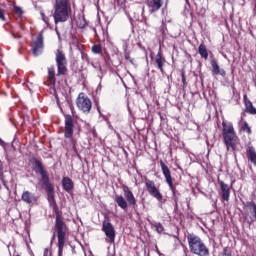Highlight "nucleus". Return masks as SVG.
Listing matches in <instances>:
<instances>
[{"mask_svg": "<svg viewBox=\"0 0 256 256\" xmlns=\"http://www.w3.org/2000/svg\"><path fill=\"white\" fill-rule=\"evenodd\" d=\"M55 61L57 66V74H55V67H48L47 81L49 85L55 87L57 84V77H65L69 73L67 56L62 49H57L55 52Z\"/></svg>", "mask_w": 256, "mask_h": 256, "instance_id": "1", "label": "nucleus"}, {"mask_svg": "<svg viewBox=\"0 0 256 256\" xmlns=\"http://www.w3.org/2000/svg\"><path fill=\"white\" fill-rule=\"evenodd\" d=\"M71 15H73L71 0H55L52 14L55 25L67 23L71 19Z\"/></svg>", "mask_w": 256, "mask_h": 256, "instance_id": "2", "label": "nucleus"}, {"mask_svg": "<svg viewBox=\"0 0 256 256\" xmlns=\"http://www.w3.org/2000/svg\"><path fill=\"white\" fill-rule=\"evenodd\" d=\"M222 136L227 151L231 149L233 153H235V151H237V145L239 144V136H237V132H235L233 123L222 122Z\"/></svg>", "mask_w": 256, "mask_h": 256, "instance_id": "3", "label": "nucleus"}, {"mask_svg": "<svg viewBox=\"0 0 256 256\" xmlns=\"http://www.w3.org/2000/svg\"><path fill=\"white\" fill-rule=\"evenodd\" d=\"M123 195H116L114 198L115 203L122 209V211H127L129 207L132 209H137V198L135 194L131 191V188L127 185H122Z\"/></svg>", "mask_w": 256, "mask_h": 256, "instance_id": "4", "label": "nucleus"}, {"mask_svg": "<svg viewBox=\"0 0 256 256\" xmlns=\"http://www.w3.org/2000/svg\"><path fill=\"white\" fill-rule=\"evenodd\" d=\"M188 247L190 249V253L192 255L197 256H209V248L205 245V242L201 239V237L196 234L189 233L187 235Z\"/></svg>", "mask_w": 256, "mask_h": 256, "instance_id": "5", "label": "nucleus"}, {"mask_svg": "<svg viewBox=\"0 0 256 256\" xmlns=\"http://www.w3.org/2000/svg\"><path fill=\"white\" fill-rule=\"evenodd\" d=\"M75 133V119L71 114H64V138L70 139L73 151H77V140L73 138Z\"/></svg>", "mask_w": 256, "mask_h": 256, "instance_id": "6", "label": "nucleus"}, {"mask_svg": "<svg viewBox=\"0 0 256 256\" xmlns=\"http://www.w3.org/2000/svg\"><path fill=\"white\" fill-rule=\"evenodd\" d=\"M53 210V213H55V224L54 229L58 236H67V233H69V227L67 226V223H65V220L63 219V215L59 211V206L57 204H54L50 206Z\"/></svg>", "mask_w": 256, "mask_h": 256, "instance_id": "7", "label": "nucleus"}, {"mask_svg": "<svg viewBox=\"0 0 256 256\" xmlns=\"http://www.w3.org/2000/svg\"><path fill=\"white\" fill-rule=\"evenodd\" d=\"M159 163H160L162 174L165 177V181H166L167 185L169 186L170 191H172V193H173V199H174L175 205L177 207V205L179 203V198L177 197V188L173 184V176H171V170L169 169V166H167V164H165V162H163V160H160Z\"/></svg>", "mask_w": 256, "mask_h": 256, "instance_id": "8", "label": "nucleus"}, {"mask_svg": "<svg viewBox=\"0 0 256 256\" xmlns=\"http://www.w3.org/2000/svg\"><path fill=\"white\" fill-rule=\"evenodd\" d=\"M30 163L32 165V170L37 174L41 176L42 183L45 185V183L51 182L49 179V173L45 169V166H43V162L36 157H33L30 159Z\"/></svg>", "mask_w": 256, "mask_h": 256, "instance_id": "9", "label": "nucleus"}, {"mask_svg": "<svg viewBox=\"0 0 256 256\" xmlns=\"http://www.w3.org/2000/svg\"><path fill=\"white\" fill-rule=\"evenodd\" d=\"M76 106L82 113H91L93 109V102L85 92H80L76 99Z\"/></svg>", "mask_w": 256, "mask_h": 256, "instance_id": "10", "label": "nucleus"}, {"mask_svg": "<svg viewBox=\"0 0 256 256\" xmlns=\"http://www.w3.org/2000/svg\"><path fill=\"white\" fill-rule=\"evenodd\" d=\"M144 183L151 197H154V199H156L157 201H163V194H161V191H159V188H157L153 180H150L149 178L145 177Z\"/></svg>", "mask_w": 256, "mask_h": 256, "instance_id": "11", "label": "nucleus"}, {"mask_svg": "<svg viewBox=\"0 0 256 256\" xmlns=\"http://www.w3.org/2000/svg\"><path fill=\"white\" fill-rule=\"evenodd\" d=\"M45 47L43 32H40L35 40L31 43V51L34 57H39L41 53H43V49Z\"/></svg>", "mask_w": 256, "mask_h": 256, "instance_id": "12", "label": "nucleus"}, {"mask_svg": "<svg viewBox=\"0 0 256 256\" xmlns=\"http://www.w3.org/2000/svg\"><path fill=\"white\" fill-rule=\"evenodd\" d=\"M244 206L246 207V209H248L250 215L252 216H248L247 214H245L243 219L248 225H253L256 222V203L254 201H247L246 203H244Z\"/></svg>", "mask_w": 256, "mask_h": 256, "instance_id": "13", "label": "nucleus"}, {"mask_svg": "<svg viewBox=\"0 0 256 256\" xmlns=\"http://www.w3.org/2000/svg\"><path fill=\"white\" fill-rule=\"evenodd\" d=\"M102 231L105 233L107 239L106 241L108 243H115V237H116V232H115V226L111 222L104 221L102 224Z\"/></svg>", "mask_w": 256, "mask_h": 256, "instance_id": "14", "label": "nucleus"}, {"mask_svg": "<svg viewBox=\"0 0 256 256\" xmlns=\"http://www.w3.org/2000/svg\"><path fill=\"white\" fill-rule=\"evenodd\" d=\"M165 63H167V59H165V56H163V52L160 49L154 57V65L162 75L165 74V68H163L165 67Z\"/></svg>", "mask_w": 256, "mask_h": 256, "instance_id": "15", "label": "nucleus"}, {"mask_svg": "<svg viewBox=\"0 0 256 256\" xmlns=\"http://www.w3.org/2000/svg\"><path fill=\"white\" fill-rule=\"evenodd\" d=\"M43 185L47 193V199L50 207L53 205H57V201L55 200V187L53 186V184H51V182H46Z\"/></svg>", "mask_w": 256, "mask_h": 256, "instance_id": "16", "label": "nucleus"}, {"mask_svg": "<svg viewBox=\"0 0 256 256\" xmlns=\"http://www.w3.org/2000/svg\"><path fill=\"white\" fill-rule=\"evenodd\" d=\"M218 184L220 185L222 200L229 201V198L231 197V188H229V185L225 184L223 180L219 178H218Z\"/></svg>", "mask_w": 256, "mask_h": 256, "instance_id": "17", "label": "nucleus"}, {"mask_svg": "<svg viewBox=\"0 0 256 256\" xmlns=\"http://www.w3.org/2000/svg\"><path fill=\"white\" fill-rule=\"evenodd\" d=\"M166 5L169 4V0H166ZM147 7L150 13H157L161 7H163V0H150L147 3Z\"/></svg>", "mask_w": 256, "mask_h": 256, "instance_id": "18", "label": "nucleus"}, {"mask_svg": "<svg viewBox=\"0 0 256 256\" xmlns=\"http://www.w3.org/2000/svg\"><path fill=\"white\" fill-rule=\"evenodd\" d=\"M37 195L35 193L26 190L22 193L21 200L27 205H33V203H37Z\"/></svg>", "mask_w": 256, "mask_h": 256, "instance_id": "19", "label": "nucleus"}, {"mask_svg": "<svg viewBox=\"0 0 256 256\" xmlns=\"http://www.w3.org/2000/svg\"><path fill=\"white\" fill-rule=\"evenodd\" d=\"M243 102H244V112L248 113L249 115H256V108L253 106V102L247 97V94L243 95Z\"/></svg>", "mask_w": 256, "mask_h": 256, "instance_id": "20", "label": "nucleus"}, {"mask_svg": "<svg viewBox=\"0 0 256 256\" xmlns=\"http://www.w3.org/2000/svg\"><path fill=\"white\" fill-rule=\"evenodd\" d=\"M210 65L212 67V75H221V77H225L227 75V72H225V70L219 68L217 60H211Z\"/></svg>", "mask_w": 256, "mask_h": 256, "instance_id": "21", "label": "nucleus"}, {"mask_svg": "<svg viewBox=\"0 0 256 256\" xmlns=\"http://www.w3.org/2000/svg\"><path fill=\"white\" fill-rule=\"evenodd\" d=\"M62 188L67 193H71V190L75 189V183L73 182V180L71 178L63 177L62 178Z\"/></svg>", "mask_w": 256, "mask_h": 256, "instance_id": "22", "label": "nucleus"}, {"mask_svg": "<svg viewBox=\"0 0 256 256\" xmlns=\"http://www.w3.org/2000/svg\"><path fill=\"white\" fill-rule=\"evenodd\" d=\"M246 157L254 167H256V151L255 147L249 146L248 149L246 150Z\"/></svg>", "mask_w": 256, "mask_h": 256, "instance_id": "23", "label": "nucleus"}, {"mask_svg": "<svg viewBox=\"0 0 256 256\" xmlns=\"http://www.w3.org/2000/svg\"><path fill=\"white\" fill-rule=\"evenodd\" d=\"M198 52L202 59H209V52L207 51V46H205V44L202 43L199 45Z\"/></svg>", "mask_w": 256, "mask_h": 256, "instance_id": "24", "label": "nucleus"}, {"mask_svg": "<svg viewBox=\"0 0 256 256\" xmlns=\"http://www.w3.org/2000/svg\"><path fill=\"white\" fill-rule=\"evenodd\" d=\"M65 237H67V236H57V238H58V256H63V249L65 247Z\"/></svg>", "mask_w": 256, "mask_h": 256, "instance_id": "25", "label": "nucleus"}, {"mask_svg": "<svg viewBox=\"0 0 256 256\" xmlns=\"http://www.w3.org/2000/svg\"><path fill=\"white\" fill-rule=\"evenodd\" d=\"M76 25L78 29H85V27H87V20L85 19V16L78 17Z\"/></svg>", "mask_w": 256, "mask_h": 256, "instance_id": "26", "label": "nucleus"}, {"mask_svg": "<svg viewBox=\"0 0 256 256\" xmlns=\"http://www.w3.org/2000/svg\"><path fill=\"white\" fill-rule=\"evenodd\" d=\"M241 129L243 133H247V135H252L253 133V130H251V126H249V123L247 121H244Z\"/></svg>", "mask_w": 256, "mask_h": 256, "instance_id": "27", "label": "nucleus"}, {"mask_svg": "<svg viewBox=\"0 0 256 256\" xmlns=\"http://www.w3.org/2000/svg\"><path fill=\"white\" fill-rule=\"evenodd\" d=\"M92 53H95V55H100V53H103V46H101V44L93 45Z\"/></svg>", "mask_w": 256, "mask_h": 256, "instance_id": "28", "label": "nucleus"}, {"mask_svg": "<svg viewBox=\"0 0 256 256\" xmlns=\"http://www.w3.org/2000/svg\"><path fill=\"white\" fill-rule=\"evenodd\" d=\"M124 58L126 59V61H129V63H131L132 65L135 62V59L131 58V52H129V50L124 51Z\"/></svg>", "mask_w": 256, "mask_h": 256, "instance_id": "29", "label": "nucleus"}, {"mask_svg": "<svg viewBox=\"0 0 256 256\" xmlns=\"http://www.w3.org/2000/svg\"><path fill=\"white\" fill-rule=\"evenodd\" d=\"M155 230L157 233L161 234L163 231H165V228L163 227V224L161 223H156L154 224Z\"/></svg>", "mask_w": 256, "mask_h": 256, "instance_id": "30", "label": "nucleus"}, {"mask_svg": "<svg viewBox=\"0 0 256 256\" xmlns=\"http://www.w3.org/2000/svg\"><path fill=\"white\" fill-rule=\"evenodd\" d=\"M14 13L18 17H23V9H21V7H19V6H14Z\"/></svg>", "mask_w": 256, "mask_h": 256, "instance_id": "31", "label": "nucleus"}, {"mask_svg": "<svg viewBox=\"0 0 256 256\" xmlns=\"http://www.w3.org/2000/svg\"><path fill=\"white\" fill-rule=\"evenodd\" d=\"M40 15H41L42 21H44L45 24L49 25V17H47L43 12H41Z\"/></svg>", "mask_w": 256, "mask_h": 256, "instance_id": "32", "label": "nucleus"}, {"mask_svg": "<svg viewBox=\"0 0 256 256\" xmlns=\"http://www.w3.org/2000/svg\"><path fill=\"white\" fill-rule=\"evenodd\" d=\"M181 77H182L183 87H187V78L185 77L184 71L181 72Z\"/></svg>", "mask_w": 256, "mask_h": 256, "instance_id": "33", "label": "nucleus"}, {"mask_svg": "<svg viewBox=\"0 0 256 256\" xmlns=\"http://www.w3.org/2000/svg\"><path fill=\"white\" fill-rule=\"evenodd\" d=\"M3 177H5L3 174V162L0 160V181H3Z\"/></svg>", "mask_w": 256, "mask_h": 256, "instance_id": "34", "label": "nucleus"}, {"mask_svg": "<svg viewBox=\"0 0 256 256\" xmlns=\"http://www.w3.org/2000/svg\"><path fill=\"white\" fill-rule=\"evenodd\" d=\"M0 20L5 21V11L0 8Z\"/></svg>", "mask_w": 256, "mask_h": 256, "instance_id": "35", "label": "nucleus"}, {"mask_svg": "<svg viewBox=\"0 0 256 256\" xmlns=\"http://www.w3.org/2000/svg\"><path fill=\"white\" fill-rule=\"evenodd\" d=\"M232 93L233 95H238L239 97V93H237V88H235V86H232Z\"/></svg>", "mask_w": 256, "mask_h": 256, "instance_id": "36", "label": "nucleus"}, {"mask_svg": "<svg viewBox=\"0 0 256 256\" xmlns=\"http://www.w3.org/2000/svg\"><path fill=\"white\" fill-rule=\"evenodd\" d=\"M222 256H231V253L227 252V249H224Z\"/></svg>", "mask_w": 256, "mask_h": 256, "instance_id": "37", "label": "nucleus"}, {"mask_svg": "<svg viewBox=\"0 0 256 256\" xmlns=\"http://www.w3.org/2000/svg\"><path fill=\"white\" fill-rule=\"evenodd\" d=\"M43 256H49V248L44 249V254Z\"/></svg>", "mask_w": 256, "mask_h": 256, "instance_id": "38", "label": "nucleus"}, {"mask_svg": "<svg viewBox=\"0 0 256 256\" xmlns=\"http://www.w3.org/2000/svg\"><path fill=\"white\" fill-rule=\"evenodd\" d=\"M93 137H97V131L95 129L92 130Z\"/></svg>", "mask_w": 256, "mask_h": 256, "instance_id": "39", "label": "nucleus"}, {"mask_svg": "<svg viewBox=\"0 0 256 256\" xmlns=\"http://www.w3.org/2000/svg\"><path fill=\"white\" fill-rule=\"evenodd\" d=\"M95 37H99V34H97V28H94Z\"/></svg>", "mask_w": 256, "mask_h": 256, "instance_id": "40", "label": "nucleus"}, {"mask_svg": "<svg viewBox=\"0 0 256 256\" xmlns=\"http://www.w3.org/2000/svg\"><path fill=\"white\" fill-rule=\"evenodd\" d=\"M3 143H4L3 140L0 138V145H3Z\"/></svg>", "mask_w": 256, "mask_h": 256, "instance_id": "41", "label": "nucleus"}, {"mask_svg": "<svg viewBox=\"0 0 256 256\" xmlns=\"http://www.w3.org/2000/svg\"><path fill=\"white\" fill-rule=\"evenodd\" d=\"M117 3H118V5H119V2L121 1V0H115Z\"/></svg>", "mask_w": 256, "mask_h": 256, "instance_id": "42", "label": "nucleus"}]
</instances>
